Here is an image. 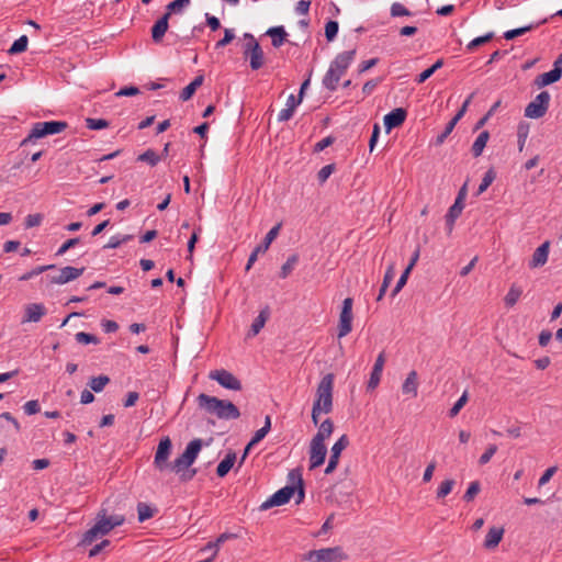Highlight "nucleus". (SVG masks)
<instances>
[{"label":"nucleus","instance_id":"nucleus-1","mask_svg":"<svg viewBox=\"0 0 562 562\" xmlns=\"http://www.w3.org/2000/svg\"><path fill=\"white\" fill-rule=\"evenodd\" d=\"M202 446V439L196 438L191 440L184 451L171 462V471L179 474L182 482L191 481L195 476L198 472L196 469H190V467L196 460Z\"/></svg>","mask_w":562,"mask_h":562},{"label":"nucleus","instance_id":"nucleus-2","mask_svg":"<svg viewBox=\"0 0 562 562\" xmlns=\"http://www.w3.org/2000/svg\"><path fill=\"white\" fill-rule=\"evenodd\" d=\"M334 379L333 373H327L317 385L312 407V422L315 426L318 425L321 414H329L333 411Z\"/></svg>","mask_w":562,"mask_h":562},{"label":"nucleus","instance_id":"nucleus-3","mask_svg":"<svg viewBox=\"0 0 562 562\" xmlns=\"http://www.w3.org/2000/svg\"><path fill=\"white\" fill-rule=\"evenodd\" d=\"M198 406L206 413L216 416L220 419L231 420L237 419L240 416L238 407L231 401L221 400L216 396H211L201 393L196 397Z\"/></svg>","mask_w":562,"mask_h":562},{"label":"nucleus","instance_id":"nucleus-4","mask_svg":"<svg viewBox=\"0 0 562 562\" xmlns=\"http://www.w3.org/2000/svg\"><path fill=\"white\" fill-rule=\"evenodd\" d=\"M68 124L64 121L37 122L33 124L29 135L21 142V146H25L47 135L59 134L64 132Z\"/></svg>","mask_w":562,"mask_h":562},{"label":"nucleus","instance_id":"nucleus-5","mask_svg":"<svg viewBox=\"0 0 562 562\" xmlns=\"http://www.w3.org/2000/svg\"><path fill=\"white\" fill-rule=\"evenodd\" d=\"M244 40L246 43L243 46V54L245 58H249L250 68L258 70L265 64L263 50L252 34L245 33Z\"/></svg>","mask_w":562,"mask_h":562},{"label":"nucleus","instance_id":"nucleus-6","mask_svg":"<svg viewBox=\"0 0 562 562\" xmlns=\"http://www.w3.org/2000/svg\"><path fill=\"white\" fill-rule=\"evenodd\" d=\"M112 529L110 521H108L106 510L101 509L97 515L95 524L85 532L82 542L90 544L97 538L108 535Z\"/></svg>","mask_w":562,"mask_h":562},{"label":"nucleus","instance_id":"nucleus-7","mask_svg":"<svg viewBox=\"0 0 562 562\" xmlns=\"http://www.w3.org/2000/svg\"><path fill=\"white\" fill-rule=\"evenodd\" d=\"M171 439L168 436L161 438L154 458V465L158 471L164 472L168 469L171 470V463L168 461L171 456Z\"/></svg>","mask_w":562,"mask_h":562},{"label":"nucleus","instance_id":"nucleus-8","mask_svg":"<svg viewBox=\"0 0 562 562\" xmlns=\"http://www.w3.org/2000/svg\"><path fill=\"white\" fill-rule=\"evenodd\" d=\"M550 103V93L540 92L525 109V116L529 119H540L546 115Z\"/></svg>","mask_w":562,"mask_h":562},{"label":"nucleus","instance_id":"nucleus-9","mask_svg":"<svg viewBox=\"0 0 562 562\" xmlns=\"http://www.w3.org/2000/svg\"><path fill=\"white\" fill-rule=\"evenodd\" d=\"M313 562H340L347 559V554L340 547L313 550L308 553Z\"/></svg>","mask_w":562,"mask_h":562},{"label":"nucleus","instance_id":"nucleus-10","mask_svg":"<svg viewBox=\"0 0 562 562\" xmlns=\"http://www.w3.org/2000/svg\"><path fill=\"white\" fill-rule=\"evenodd\" d=\"M296 487L295 485H286L279 491H277L273 495H271L267 501H265L259 509L268 510L276 506H281L286 504L291 497L295 494Z\"/></svg>","mask_w":562,"mask_h":562},{"label":"nucleus","instance_id":"nucleus-11","mask_svg":"<svg viewBox=\"0 0 562 562\" xmlns=\"http://www.w3.org/2000/svg\"><path fill=\"white\" fill-rule=\"evenodd\" d=\"M209 379L216 381L221 386L227 390L240 391L243 387L241 382L232 372L225 369L211 371Z\"/></svg>","mask_w":562,"mask_h":562},{"label":"nucleus","instance_id":"nucleus-12","mask_svg":"<svg viewBox=\"0 0 562 562\" xmlns=\"http://www.w3.org/2000/svg\"><path fill=\"white\" fill-rule=\"evenodd\" d=\"M352 299L346 297L339 315L338 337L347 336L352 329Z\"/></svg>","mask_w":562,"mask_h":562},{"label":"nucleus","instance_id":"nucleus-13","mask_svg":"<svg viewBox=\"0 0 562 562\" xmlns=\"http://www.w3.org/2000/svg\"><path fill=\"white\" fill-rule=\"evenodd\" d=\"M281 223H278L274 225L266 235L263 241L258 245L252 252L250 254L247 265H246V271H249L252 265L256 262L258 255L266 252L268 248L270 247L271 243L277 238L279 235V232L281 229Z\"/></svg>","mask_w":562,"mask_h":562},{"label":"nucleus","instance_id":"nucleus-14","mask_svg":"<svg viewBox=\"0 0 562 562\" xmlns=\"http://www.w3.org/2000/svg\"><path fill=\"white\" fill-rule=\"evenodd\" d=\"M349 446V438L342 435L331 447L328 464L325 469L326 474H330L338 465L341 452Z\"/></svg>","mask_w":562,"mask_h":562},{"label":"nucleus","instance_id":"nucleus-15","mask_svg":"<svg viewBox=\"0 0 562 562\" xmlns=\"http://www.w3.org/2000/svg\"><path fill=\"white\" fill-rule=\"evenodd\" d=\"M326 454L327 448L325 442L312 439L310 443V470L321 467L325 461Z\"/></svg>","mask_w":562,"mask_h":562},{"label":"nucleus","instance_id":"nucleus-16","mask_svg":"<svg viewBox=\"0 0 562 562\" xmlns=\"http://www.w3.org/2000/svg\"><path fill=\"white\" fill-rule=\"evenodd\" d=\"M83 272H85V268L83 267L82 268H76V267L67 266V267L61 268L59 270L58 274H56V276H47V278L49 279L50 283H54V284H65V283H68L70 281L76 280L77 278L82 276Z\"/></svg>","mask_w":562,"mask_h":562},{"label":"nucleus","instance_id":"nucleus-17","mask_svg":"<svg viewBox=\"0 0 562 562\" xmlns=\"http://www.w3.org/2000/svg\"><path fill=\"white\" fill-rule=\"evenodd\" d=\"M356 56V49L346 50L338 54L335 59L330 63L329 68L336 71L338 75L344 76Z\"/></svg>","mask_w":562,"mask_h":562},{"label":"nucleus","instance_id":"nucleus-18","mask_svg":"<svg viewBox=\"0 0 562 562\" xmlns=\"http://www.w3.org/2000/svg\"><path fill=\"white\" fill-rule=\"evenodd\" d=\"M46 312L47 310L43 303H30L24 307L22 323H37Z\"/></svg>","mask_w":562,"mask_h":562},{"label":"nucleus","instance_id":"nucleus-19","mask_svg":"<svg viewBox=\"0 0 562 562\" xmlns=\"http://www.w3.org/2000/svg\"><path fill=\"white\" fill-rule=\"evenodd\" d=\"M407 116V112L403 108H396L384 116V126L387 132L392 128L401 126Z\"/></svg>","mask_w":562,"mask_h":562},{"label":"nucleus","instance_id":"nucleus-20","mask_svg":"<svg viewBox=\"0 0 562 562\" xmlns=\"http://www.w3.org/2000/svg\"><path fill=\"white\" fill-rule=\"evenodd\" d=\"M549 250L550 241L546 240L532 254L531 260L529 261V268L535 269L544 266L548 261Z\"/></svg>","mask_w":562,"mask_h":562},{"label":"nucleus","instance_id":"nucleus-21","mask_svg":"<svg viewBox=\"0 0 562 562\" xmlns=\"http://www.w3.org/2000/svg\"><path fill=\"white\" fill-rule=\"evenodd\" d=\"M384 363H385V356H384V352H381L378 356V358L375 359L372 372L370 374V379L368 382V390H374L379 385Z\"/></svg>","mask_w":562,"mask_h":562},{"label":"nucleus","instance_id":"nucleus-22","mask_svg":"<svg viewBox=\"0 0 562 562\" xmlns=\"http://www.w3.org/2000/svg\"><path fill=\"white\" fill-rule=\"evenodd\" d=\"M169 14H164L151 27L153 42L158 44L162 41L169 27Z\"/></svg>","mask_w":562,"mask_h":562},{"label":"nucleus","instance_id":"nucleus-23","mask_svg":"<svg viewBox=\"0 0 562 562\" xmlns=\"http://www.w3.org/2000/svg\"><path fill=\"white\" fill-rule=\"evenodd\" d=\"M504 532L503 527H491L484 540V548L488 550L496 548L502 541Z\"/></svg>","mask_w":562,"mask_h":562},{"label":"nucleus","instance_id":"nucleus-24","mask_svg":"<svg viewBox=\"0 0 562 562\" xmlns=\"http://www.w3.org/2000/svg\"><path fill=\"white\" fill-rule=\"evenodd\" d=\"M289 481L291 482V485H295V487H296V491H295V493L297 494L296 504L302 503L305 497V492H304V482H303L302 474L299 469L290 471Z\"/></svg>","mask_w":562,"mask_h":562},{"label":"nucleus","instance_id":"nucleus-25","mask_svg":"<svg viewBox=\"0 0 562 562\" xmlns=\"http://www.w3.org/2000/svg\"><path fill=\"white\" fill-rule=\"evenodd\" d=\"M266 35L271 37V44L273 47H281L286 41L288 33L285 32L283 26H273L268 29Z\"/></svg>","mask_w":562,"mask_h":562},{"label":"nucleus","instance_id":"nucleus-26","mask_svg":"<svg viewBox=\"0 0 562 562\" xmlns=\"http://www.w3.org/2000/svg\"><path fill=\"white\" fill-rule=\"evenodd\" d=\"M560 78H561V75L559 74L558 69H552L548 72L537 76L533 81V85L538 89H541L546 86L557 82L558 80H560Z\"/></svg>","mask_w":562,"mask_h":562},{"label":"nucleus","instance_id":"nucleus-27","mask_svg":"<svg viewBox=\"0 0 562 562\" xmlns=\"http://www.w3.org/2000/svg\"><path fill=\"white\" fill-rule=\"evenodd\" d=\"M417 387H418V381H417V372L411 371L404 383L402 384V392L404 394L411 395L412 397L417 396Z\"/></svg>","mask_w":562,"mask_h":562},{"label":"nucleus","instance_id":"nucleus-28","mask_svg":"<svg viewBox=\"0 0 562 562\" xmlns=\"http://www.w3.org/2000/svg\"><path fill=\"white\" fill-rule=\"evenodd\" d=\"M464 203L459 201H454V203L450 206L446 215V224L449 232L452 231L454 222L461 215Z\"/></svg>","mask_w":562,"mask_h":562},{"label":"nucleus","instance_id":"nucleus-29","mask_svg":"<svg viewBox=\"0 0 562 562\" xmlns=\"http://www.w3.org/2000/svg\"><path fill=\"white\" fill-rule=\"evenodd\" d=\"M236 462V453L233 451H229L225 458L220 462L216 469V474L220 477H224L231 469L234 467Z\"/></svg>","mask_w":562,"mask_h":562},{"label":"nucleus","instance_id":"nucleus-30","mask_svg":"<svg viewBox=\"0 0 562 562\" xmlns=\"http://www.w3.org/2000/svg\"><path fill=\"white\" fill-rule=\"evenodd\" d=\"M204 77L202 75L196 76L187 87H184L180 93V99L182 101H188L192 98L195 90L202 86Z\"/></svg>","mask_w":562,"mask_h":562},{"label":"nucleus","instance_id":"nucleus-31","mask_svg":"<svg viewBox=\"0 0 562 562\" xmlns=\"http://www.w3.org/2000/svg\"><path fill=\"white\" fill-rule=\"evenodd\" d=\"M334 431V423L331 419H325L319 426L316 435L312 438L317 441L324 442Z\"/></svg>","mask_w":562,"mask_h":562},{"label":"nucleus","instance_id":"nucleus-32","mask_svg":"<svg viewBox=\"0 0 562 562\" xmlns=\"http://www.w3.org/2000/svg\"><path fill=\"white\" fill-rule=\"evenodd\" d=\"M488 138H490V133L487 131H483L479 134V136L476 137V139L474 140V143L471 147L472 155L475 158H477L482 155V153L486 146V143L488 142Z\"/></svg>","mask_w":562,"mask_h":562},{"label":"nucleus","instance_id":"nucleus-33","mask_svg":"<svg viewBox=\"0 0 562 562\" xmlns=\"http://www.w3.org/2000/svg\"><path fill=\"white\" fill-rule=\"evenodd\" d=\"M268 317H269V310H268V307H266L262 311H260L259 315L252 322L249 336L258 335L260 333V330L263 328Z\"/></svg>","mask_w":562,"mask_h":562},{"label":"nucleus","instance_id":"nucleus-34","mask_svg":"<svg viewBox=\"0 0 562 562\" xmlns=\"http://www.w3.org/2000/svg\"><path fill=\"white\" fill-rule=\"evenodd\" d=\"M341 77L342 76L328 68L325 76L323 77V86L329 91H335Z\"/></svg>","mask_w":562,"mask_h":562},{"label":"nucleus","instance_id":"nucleus-35","mask_svg":"<svg viewBox=\"0 0 562 562\" xmlns=\"http://www.w3.org/2000/svg\"><path fill=\"white\" fill-rule=\"evenodd\" d=\"M546 22H547V20L544 19L543 21L540 22V24H543ZM538 25H539V23L538 24H529V25H526V26H522V27H518V29L506 31L504 33V38L507 40V41L514 40L517 36L524 35L527 32L533 30Z\"/></svg>","mask_w":562,"mask_h":562},{"label":"nucleus","instance_id":"nucleus-36","mask_svg":"<svg viewBox=\"0 0 562 562\" xmlns=\"http://www.w3.org/2000/svg\"><path fill=\"white\" fill-rule=\"evenodd\" d=\"M161 160V156L154 149H147L137 157V161L147 162L150 167H155Z\"/></svg>","mask_w":562,"mask_h":562},{"label":"nucleus","instance_id":"nucleus-37","mask_svg":"<svg viewBox=\"0 0 562 562\" xmlns=\"http://www.w3.org/2000/svg\"><path fill=\"white\" fill-rule=\"evenodd\" d=\"M299 262V256L296 254L291 255L286 261L282 265L280 270V278H288L293 271L294 267Z\"/></svg>","mask_w":562,"mask_h":562},{"label":"nucleus","instance_id":"nucleus-38","mask_svg":"<svg viewBox=\"0 0 562 562\" xmlns=\"http://www.w3.org/2000/svg\"><path fill=\"white\" fill-rule=\"evenodd\" d=\"M521 294L522 290L516 284H513L504 299L506 306L513 307L518 302Z\"/></svg>","mask_w":562,"mask_h":562},{"label":"nucleus","instance_id":"nucleus-39","mask_svg":"<svg viewBox=\"0 0 562 562\" xmlns=\"http://www.w3.org/2000/svg\"><path fill=\"white\" fill-rule=\"evenodd\" d=\"M110 378L108 375L101 374L98 376H93L89 381V386L92 391L99 393L102 392L103 389L109 384Z\"/></svg>","mask_w":562,"mask_h":562},{"label":"nucleus","instance_id":"nucleus-40","mask_svg":"<svg viewBox=\"0 0 562 562\" xmlns=\"http://www.w3.org/2000/svg\"><path fill=\"white\" fill-rule=\"evenodd\" d=\"M443 65V60L442 59H438L431 67L425 69L423 72H420L415 81L419 85V83H423L425 82L428 78H430L436 70L440 69Z\"/></svg>","mask_w":562,"mask_h":562},{"label":"nucleus","instance_id":"nucleus-41","mask_svg":"<svg viewBox=\"0 0 562 562\" xmlns=\"http://www.w3.org/2000/svg\"><path fill=\"white\" fill-rule=\"evenodd\" d=\"M27 43H29L27 36L22 35L13 42V44L9 48L8 53L10 55H16V54L23 53L27 48Z\"/></svg>","mask_w":562,"mask_h":562},{"label":"nucleus","instance_id":"nucleus-42","mask_svg":"<svg viewBox=\"0 0 562 562\" xmlns=\"http://www.w3.org/2000/svg\"><path fill=\"white\" fill-rule=\"evenodd\" d=\"M189 4L190 0H173L167 4L165 14H169L170 18L172 13H180Z\"/></svg>","mask_w":562,"mask_h":562},{"label":"nucleus","instance_id":"nucleus-43","mask_svg":"<svg viewBox=\"0 0 562 562\" xmlns=\"http://www.w3.org/2000/svg\"><path fill=\"white\" fill-rule=\"evenodd\" d=\"M456 485V481L452 479L445 480L438 487L436 492V497L438 499L445 498L447 495H449Z\"/></svg>","mask_w":562,"mask_h":562},{"label":"nucleus","instance_id":"nucleus-44","mask_svg":"<svg viewBox=\"0 0 562 562\" xmlns=\"http://www.w3.org/2000/svg\"><path fill=\"white\" fill-rule=\"evenodd\" d=\"M155 509H153L149 505L145 503H138L137 505V514H138V521L143 522L149 518H151L155 514Z\"/></svg>","mask_w":562,"mask_h":562},{"label":"nucleus","instance_id":"nucleus-45","mask_svg":"<svg viewBox=\"0 0 562 562\" xmlns=\"http://www.w3.org/2000/svg\"><path fill=\"white\" fill-rule=\"evenodd\" d=\"M495 178H496L495 171L493 169H488L485 172V175H484V177H483V179H482V181H481V183H480V186L477 188V195H480L484 191H486V189L492 184V182L495 180Z\"/></svg>","mask_w":562,"mask_h":562},{"label":"nucleus","instance_id":"nucleus-46","mask_svg":"<svg viewBox=\"0 0 562 562\" xmlns=\"http://www.w3.org/2000/svg\"><path fill=\"white\" fill-rule=\"evenodd\" d=\"M75 339L79 344L88 345V344H94L98 345L100 342V339L92 334L79 331L75 335Z\"/></svg>","mask_w":562,"mask_h":562},{"label":"nucleus","instance_id":"nucleus-47","mask_svg":"<svg viewBox=\"0 0 562 562\" xmlns=\"http://www.w3.org/2000/svg\"><path fill=\"white\" fill-rule=\"evenodd\" d=\"M481 491V484L479 481H473L470 483L468 490L465 491L464 495H463V499L465 502H472L475 496L480 493Z\"/></svg>","mask_w":562,"mask_h":562},{"label":"nucleus","instance_id":"nucleus-48","mask_svg":"<svg viewBox=\"0 0 562 562\" xmlns=\"http://www.w3.org/2000/svg\"><path fill=\"white\" fill-rule=\"evenodd\" d=\"M56 266L55 265H47V266H40V267H36L35 269L24 273L23 276L20 277V280L22 281H27V280H31L32 278L47 271V270H50V269H55Z\"/></svg>","mask_w":562,"mask_h":562},{"label":"nucleus","instance_id":"nucleus-49","mask_svg":"<svg viewBox=\"0 0 562 562\" xmlns=\"http://www.w3.org/2000/svg\"><path fill=\"white\" fill-rule=\"evenodd\" d=\"M494 37V33L493 32H488L486 33L485 35L483 36H479L474 40H472L468 45H467V49L468 50H474L476 47L490 42L492 38Z\"/></svg>","mask_w":562,"mask_h":562},{"label":"nucleus","instance_id":"nucleus-50","mask_svg":"<svg viewBox=\"0 0 562 562\" xmlns=\"http://www.w3.org/2000/svg\"><path fill=\"white\" fill-rule=\"evenodd\" d=\"M468 391H464L460 398L454 403V405L449 411V416L456 417L459 414V412L463 408V406L468 403Z\"/></svg>","mask_w":562,"mask_h":562},{"label":"nucleus","instance_id":"nucleus-51","mask_svg":"<svg viewBox=\"0 0 562 562\" xmlns=\"http://www.w3.org/2000/svg\"><path fill=\"white\" fill-rule=\"evenodd\" d=\"M456 123L452 122L451 120L448 122V124L446 125L445 130L442 133H440L437 137H436V140H435V145L437 146H440L445 143V140L447 139V137L452 133L453 128L456 127Z\"/></svg>","mask_w":562,"mask_h":562},{"label":"nucleus","instance_id":"nucleus-52","mask_svg":"<svg viewBox=\"0 0 562 562\" xmlns=\"http://www.w3.org/2000/svg\"><path fill=\"white\" fill-rule=\"evenodd\" d=\"M109 122L103 119H86V125L89 130H102L109 126Z\"/></svg>","mask_w":562,"mask_h":562},{"label":"nucleus","instance_id":"nucleus-53","mask_svg":"<svg viewBox=\"0 0 562 562\" xmlns=\"http://www.w3.org/2000/svg\"><path fill=\"white\" fill-rule=\"evenodd\" d=\"M338 22L336 21H328L325 25V36L327 38L328 42H331L337 33H338Z\"/></svg>","mask_w":562,"mask_h":562},{"label":"nucleus","instance_id":"nucleus-54","mask_svg":"<svg viewBox=\"0 0 562 562\" xmlns=\"http://www.w3.org/2000/svg\"><path fill=\"white\" fill-rule=\"evenodd\" d=\"M390 13L392 16H408L411 15V11L407 10L402 3L394 2L391 5Z\"/></svg>","mask_w":562,"mask_h":562},{"label":"nucleus","instance_id":"nucleus-55","mask_svg":"<svg viewBox=\"0 0 562 562\" xmlns=\"http://www.w3.org/2000/svg\"><path fill=\"white\" fill-rule=\"evenodd\" d=\"M336 167L334 164H329L324 166L317 173V179L319 183L326 182V180L331 176V173L335 171Z\"/></svg>","mask_w":562,"mask_h":562},{"label":"nucleus","instance_id":"nucleus-56","mask_svg":"<svg viewBox=\"0 0 562 562\" xmlns=\"http://www.w3.org/2000/svg\"><path fill=\"white\" fill-rule=\"evenodd\" d=\"M517 136H518V150L522 151L527 136H528V126L524 125V124H519L518 131H517Z\"/></svg>","mask_w":562,"mask_h":562},{"label":"nucleus","instance_id":"nucleus-57","mask_svg":"<svg viewBox=\"0 0 562 562\" xmlns=\"http://www.w3.org/2000/svg\"><path fill=\"white\" fill-rule=\"evenodd\" d=\"M411 271H408V269L406 268L402 276L400 277L395 288L392 290L391 292V296L394 297L397 295V293L403 289V286L406 284L407 282V279H408V276H409Z\"/></svg>","mask_w":562,"mask_h":562},{"label":"nucleus","instance_id":"nucleus-58","mask_svg":"<svg viewBox=\"0 0 562 562\" xmlns=\"http://www.w3.org/2000/svg\"><path fill=\"white\" fill-rule=\"evenodd\" d=\"M497 451V446L496 445H490L485 452L480 457L479 459V463L481 465H484L486 463L490 462V460L493 458V456L496 453Z\"/></svg>","mask_w":562,"mask_h":562},{"label":"nucleus","instance_id":"nucleus-59","mask_svg":"<svg viewBox=\"0 0 562 562\" xmlns=\"http://www.w3.org/2000/svg\"><path fill=\"white\" fill-rule=\"evenodd\" d=\"M474 93H471L467 100L463 102L462 106L459 109V111L456 113V115L451 119L452 122L456 124L463 117L465 114L469 104L471 103V100L473 98Z\"/></svg>","mask_w":562,"mask_h":562},{"label":"nucleus","instance_id":"nucleus-60","mask_svg":"<svg viewBox=\"0 0 562 562\" xmlns=\"http://www.w3.org/2000/svg\"><path fill=\"white\" fill-rule=\"evenodd\" d=\"M235 37V34H234V31L231 30V29H225L224 31V37L222 40H220L216 44H215V48H222V47H225L226 45H228Z\"/></svg>","mask_w":562,"mask_h":562},{"label":"nucleus","instance_id":"nucleus-61","mask_svg":"<svg viewBox=\"0 0 562 562\" xmlns=\"http://www.w3.org/2000/svg\"><path fill=\"white\" fill-rule=\"evenodd\" d=\"M80 241L79 237L70 238L66 240L57 250L56 256H63L67 250L78 245Z\"/></svg>","mask_w":562,"mask_h":562},{"label":"nucleus","instance_id":"nucleus-62","mask_svg":"<svg viewBox=\"0 0 562 562\" xmlns=\"http://www.w3.org/2000/svg\"><path fill=\"white\" fill-rule=\"evenodd\" d=\"M42 220H43V216L42 214H29L26 217H25V227L26 228H32V227H35V226H38L41 223H42Z\"/></svg>","mask_w":562,"mask_h":562},{"label":"nucleus","instance_id":"nucleus-63","mask_svg":"<svg viewBox=\"0 0 562 562\" xmlns=\"http://www.w3.org/2000/svg\"><path fill=\"white\" fill-rule=\"evenodd\" d=\"M23 409L26 415H34L41 411V407H40L38 401L32 400V401L26 402L23 405Z\"/></svg>","mask_w":562,"mask_h":562},{"label":"nucleus","instance_id":"nucleus-64","mask_svg":"<svg viewBox=\"0 0 562 562\" xmlns=\"http://www.w3.org/2000/svg\"><path fill=\"white\" fill-rule=\"evenodd\" d=\"M395 277V263L392 262L387 266L386 271L384 273L383 282L384 286H389Z\"/></svg>","mask_w":562,"mask_h":562}]
</instances>
